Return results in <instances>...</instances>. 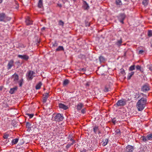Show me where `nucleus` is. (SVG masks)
<instances>
[{"label":"nucleus","mask_w":152,"mask_h":152,"mask_svg":"<svg viewBox=\"0 0 152 152\" xmlns=\"http://www.w3.org/2000/svg\"><path fill=\"white\" fill-rule=\"evenodd\" d=\"M91 82H88L86 84V87H88L90 85Z\"/></svg>","instance_id":"42"},{"label":"nucleus","mask_w":152,"mask_h":152,"mask_svg":"<svg viewBox=\"0 0 152 152\" xmlns=\"http://www.w3.org/2000/svg\"><path fill=\"white\" fill-rule=\"evenodd\" d=\"M14 61L13 60H11L9 62L7 66V69L8 70L10 69L14 65Z\"/></svg>","instance_id":"12"},{"label":"nucleus","mask_w":152,"mask_h":152,"mask_svg":"<svg viewBox=\"0 0 152 152\" xmlns=\"http://www.w3.org/2000/svg\"><path fill=\"white\" fill-rule=\"evenodd\" d=\"M136 69L139 70L141 72H143V69L142 68L141 66L139 65H137L136 66Z\"/></svg>","instance_id":"22"},{"label":"nucleus","mask_w":152,"mask_h":152,"mask_svg":"<svg viewBox=\"0 0 152 152\" xmlns=\"http://www.w3.org/2000/svg\"><path fill=\"white\" fill-rule=\"evenodd\" d=\"M142 140L144 142H146L147 141V140H148L147 137H145V136H142Z\"/></svg>","instance_id":"40"},{"label":"nucleus","mask_w":152,"mask_h":152,"mask_svg":"<svg viewBox=\"0 0 152 152\" xmlns=\"http://www.w3.org/2000/svg\"><path fill=\"white\" fill-rule=\"evenodd\" d=\"M85 24L86 26H89L90 24L86 21H85Z\"/></svg>","instance_id":"45"},{"label":"nucleus","mask_w":152,"mask_h":152,"mask_svg":"<svg viewBox=\"0 0 152 152\" xmlns=\"http://www.w3.org/2000/svg\"><path fill=\"white\" fill-rule=\"evenodd\" d=\"M64 23L61 20H59L58 22V24L60 26H64Z\"/></svg>","instance_id":"34"},{"label":"nucleus","mask_w":152,"mask_h":152,"mask_svg":"<svg viewBox=\"0 0 152 152\" xmlns=\"http://www.w3.org/2000/svg\"><path fill=\"white\" fill-rule=\"evenodd\" d=\"M87 150L86 149H83L82 151L80 152H86Z\"/></svg>","instance_id":"53"},{"label":"nucleus","mask_w":152,"mask_h":152,"mask_svg":"<svg viewBox=\"0 0 152 152\" xmlns=\"http://www.w3.org/2000/svg\"><path fill=\"white\" fill-rule=\"evenodd\" d=\"M148 140H152V134H150L147 136Z\"/></svg>","instance_id":"31"},{"label":"nucleus","mask_w":152,"mask_h":152,"mask_svg":"<svg viewBox=\"0 0 152 152\" xmlns=\"http://www.w3.org/2000/svg\"><path fill=\"white\" fill-rule=\"evenodd\" d=\"M12 78L13 79V81L15 83H16L19 79V76L18 75L15 73L12 75Z\"/></svg>","instance_id":"11"},{"label":"nucleus","mask_w":152,"mask_h":152,"mask_svg":"<svg viewBox=\"0 0 152 152\" xmlns=\"http://www.w3.org/2000/svg\"><path fill=\"white\" fill-rule=\"evenodd\" d=\"M122 42V39H121L120 40L118 41L116 43V44L118 46H121Z\"/></svg>","instance_id":"30"},{"label":"nucleus","mask_w":152,"mask_h":152,"mask_svg":"<svg viewBox=\"0 0 152 152\" xmlns=\"http://www.w3.org/2000/svg\"><path fill=\"white\" fill-rule=\"evenodd\" d=\"M103 142L102 145L104 146H105L108 142V139H106L104 141H103Z\"/></svg>","instance_id":"28"},{"label":"nucleus","mask_w":152,"mask_h":152,"mask_svg":"<svg viewBox=\"0 0 152 152\" xmlns=\"http://www.w3.org/2000/svg\"><path fill=\"white\" fill-rule=\"evenodd\" d=\"M2 0H0V3H1L2 2Z\"/></svg>","instance_id":"59"},{"label":"nucleus","mask_w":152,"mask_h":152,"mask_svg":"<svg viewBox=\"0 0 152 152\" xmlns=\"http://www.w3.org/2000/svg\"><path fill=\"white\" fill-rule=\"evenodd\" d=\"M18 141V139L16 138L12 140V145L16 144Z\"/></svg>","instance_id":"20"},{"label":"nucleus","mask_w":152,"mask_h":152,"mask_svg":"<svg viewBox=\"0 0 152 152\" xmlns=\"http://www.w3.org/2000/svg\"><path fill=\"white\" fill-rule=\"evenodd\" d=\"M149 69L151 70V71H152V65H151L149 67Z\"/></svg>","instance_id":"51"},{"label":"nucleus","mask_w":152,"mask_h":152,"mask_svg":"<svg viewBox=\"0 0 152 152\" xmlns=\"http://www.w3.org/2000/svg\"><path fill=\"white\" fill-rule=\"evenodd\" d=\"M146 103V99L143 97L142 98L138 101L136 105L138 110L139 111L142 110L144 109Z\"/></svg>","instance_id":"1"},{"label":"nucleus","mask_w":152,"mask_h":152,"mask_svg":"<svg viewBox=\"0 0 152 152\" xmlns=\"http://www.w3.org/2000/svg\"><path fill=\"white\" fill-rule=\"evenodd\" d=\"M95 134L97 133L99 130V127L97 126H95L93 128Z\"/></svg>","instance_id":"29"},{"label":"nucleus","mask_w":152,"mask_h":152,"mask_svg":"<svg viewBox=\"0 0 152 152\" xmlns=\"http://www.w3.org/2000/svg\"><path fill=\"white\" fill-rule=\"evenodd\" d=\"M151 47L152 48V44L151 45Z\"/></svg>","instance_id":"63"},{"label":"nucleus","mask_w":152,"mask_h":152,"mask_svg":"<svg viewBox=\"0 0 152 152\" xmlns=\"http://www.w3.org/2000/svg\"><path fill=\"white\" fill-rule=\"evenodd\" d=\"M77 0H73V1L74 2H75Z\"/></svg>","instance_id":"61"},{"label":"nucleus","mask_w":152,"mask_h":152,"mask_svg":"<svg viewBox=\"0 0 152 152\" xmlns=\"http://www.w3.org/2000/svg\"><path fill=\"white\" fill-rule=\"evenodd\" d=\"M86 109L85 108H84L81 110V113H82L84 114L86 113Z\"/></svg>","instance_id":"43"},{"label":"nucleus","mask_w":152,"mask_h":152,"mask_svg":"<svg viewBox=\"0 0 152 152\" xmlns=\"http://www.w3.org/2000/svg\"><path fill=\"white\" fill-rule=\"evenodd\" d=\"M42 6V0H39L38 4V7L39 8H41Z\"/></svg>","instance_id":"25"},{"label":"nucleus","mask_w":152,"mask_h":152,"mask_svg":"<svg viewBox=\"0 0 152 152\" xmlns=\"http://www.w3.org/2000/svg\"><path fill=\"white\" fill-rule=\"evenodd\" d=\"M69 82V81L67 79H66L64 80L63 82V85L64 86H65L68 85Z\"/></svg>","instance_id":"26"},{"label":"nucleus","mask_w":152,"mask_h":152,"mask_svg":"<svg viewBox=\"0 0 152 152\" xmlns=\"http://www.w3.org/2000/svg\"><path fill=\"white\" fill-rule=\"evenodd\" d=\"M64 117L62 114L58 113L56 114L53 115L52 117V119L56 122H60L62 121L64 119Z\"/></svg>","instance_id":"2"},{"label":"nucleus","mask_w":152,"mask_h":152,"mask_svg":"<svg viewBox=\"0 0 152 152\" xmlns=\"http://www.w3.org/2000/svg\"><path fill=\"white\" fill-rule=\"evenodd\" d=\"M64 48L63 46H59L58 48H57L56 50V51H59L61 50H64Z\"/></svg>","instance_id":"27"},{"label":"nucleus","mask_w":152,"mask_h":152,"mask_svg":"<svg viewBox=\"0 0 152 152\" xmlns=\"http://www.w3.org/2000/svg\"><path fill=\"white\" fill-rule=\"evenodd\" d=\"M121 72L122 74H124L125 73L124 70L123 69H121Z\"/></svg>","instance_id":"47"},{"label":"nucleus","mask_w":152,"mask_h":152,"mask_svg":"<svg viewBox=\"0 0 152 152\" xmlns=\"http://www.w3.org/2000/svg\"><path fill=\"white\" fill-rule=\"evenodd\" d=\"M141 94L143 96H145V97H146V96L144 94H143V93H142Z\"/></svg>","instance_id":"57"},{"label":"nucleus","mask_w":152,"mask_h":152,"mask_svg":"<svg viewBox=\"0 0 152 152\" xmlns=\"http://www.w3.org/2000/svg\"><path fill=\"white\" fill-rule=\"evenodd\" d=\"M27 25H29L32 24V21L30 19L29 17H27L25 21Z\"/></svg>","instance_id":"14"},{"label":"nucleus","mask_w":152,"mask_h":152,"mask_svg":"<svg viewBox=\"0 0 152 152\" xmlns=\"http://www.w3.org/2000/svg\"><path fill=\"white\" fill-rule=\"evenodd\" d=\"M83 7L84 9L85 10H88L89 7L88 4L85 1H83Z\"/></svg>","instance_id":"13"},{"label":"nucleus","mask_w":152,"mask_h":152,"mask_svg":"<svg viewBox=\"0 0 152 152\" xmlns=\"http://www.w3.org/2000/svg\"><path fill=\"white\" fill-rule=\"evenodd\" d=\"M7 141V140L6 141H5V142H6V143H7V142H8L9 140H8Z\"/></svg>","instance_id":"60"},{"label":"nucleus","mask_w":152,"mask_h":152,"mask_svg":"<svg viewBox=\"0 0 152 152\" xmlns=\"http://www.w3.org/2000/svg\"><path fill=\"white\" fill-rule=\"evenodd\" d=\"M134 72H132L129 73L127 77V79L128 80H130L132 77L134 75Z\"/></svg>","instance_id":"19"},{"label":"nucleus","mask_w":152,"mask_h":152,"mask_svg":"<svg viewBox=\"0 0 152 152\" xmlns=\"http://www.w3.org/2000/svg\"><path fill=\"white\" fill-rule=\"evenodd\" d=\"M112 121L114 124H115L116 121L115 120V118H113L112 119Z\"/></svg>","instance_id":"49"},{"label":"nucleus","mask_w":152,"mask_h":152,"mask_svg":"<svg viewBox=\"0 0 152 152\" xmlns=\"http://www.w3.org/2000/svg\"><path fill=\"white\" fill-rule=\"evenodd\" d=\"M16 4L17 5V6L16 7V8L17 9L19 7V5H18V4L17 3V2H16Z\"/></svg>","instance_id":"52"},{"label":"nucleus","mask_w":152,"mask_h":152,"mask_svg":"<svg viewBox=\"0 0 152 152\" xmlns=\"http://www.w3.org/2000/svg\"><path fill=\"white\" fill-rule=\"evenodd\" d=\"M97 132H98V133L99 134V133H101V132H100V131H99H99H98Z\"/></svg>","instance_id":"58"},{"label":"nucleus","mask_w":152,"mask_h":152,"mask_svg":"<svg viewBox=\"0 0 152 152\" xmlns=\"http://www.w3.org/2000/svg\"><path fill=\"white\" fill-rule=\"evenodd\" d=\"M58 152H62L61 151H59Z\"/></svg>","instance_id":"62"},{"label":"nucleus","mask_w":152,"mask_h":152,"mask_svg":"<svg viewBox=\"0 0 152 152\" xmlns=\"http://www.w3.org/2000/svg\"><path fill=\"white\" fill-rule=\"evenodd\" d=\"M99 60L101 62H103L104 61V58L102 56H100L99 57Z\"/></svg>","instance_id":"37"},{"label":"nucleus","mask_w":152,"mask_h":152,"mask_svg":"<svg viewBox=\"0 0 152 152\" xmlns=\"http://www.w3.org/2000/svg\"><path fill=\"white\" fill-rule=\"evenodd\" d=\"M26 115L29 116L30 118H32L34 115V114H30L28 113H26Z\"/></svg>","instance_id":"38"},{"label":"nucleus","mask_w":152,"mask_h":152,"mask_svg":"<svg viewBox=\"0 0 152 152\" xmlns=\"http://www.w3.org/2000/svg\"><path fill=\"white\" fill-rule=\"evenodd\" d=\"M135 69V66L134 65L131 66L129 68V70L132 71L134 70Z\"/></svg>","instance_id":"32"},{"label":"nucleus","mask_w":152,"mask_h":152,"mask_svg":"<svg viewBox=\"0 0 152 152\" xmlns=\"http://www.w3.org/2000/svg\"><path fill=\"white\" fill-rule=\"evenodd\" d=\"M11 18L6 16L4 13H0V21L6 22L10 20Z\"/></svg>","instance_id":"3"},{"label":"nucleus","mask_w":152,"mask_h":152,"mask_svg":"<svg viewBox=\"0 0 152 152\" xmlns=\"http://www.w3.org/2000/svg\"><path fill=\"white\" fill-rule=\"evenodd\" d=\"M59 107L60 108L63 109L64 110H66L68 108L67 106L62 103L59 104Z\"/></svg>","instance_id":"15"},{"label":"nucleus","mask_w":152,"mask_h":152,"mask_svg":"<svg viewBox=\"0 0 152 152\" xmlns=\"http://www.w3.org/2000/svg\"><path fill=\"white\" fill-rule=\"evenodd\" d=\"M134 150L133 147L130 145H128L124 148V152H133Z\"/></svg>","instance_id":"5"},{"label":"nucleus","mask_w":152,"mask_h":152,"mask_svg":"<svg viewBox=\"0 0 152 152\" xmlns=\"http://www.w3.org/2000/svg\"><path fill=\"white\" fill-rule=\"evenodd\" d=\"M35 74V73L34 72L32 71H29L28 72L27 75L28 80H31L34 77H35V76L34 75Z\"/></svg>","instance_id":"4"},{"label":"nucleus","mask_w":152,"mask_h":152,"mask_svg":"<svg viewBox=\"0 0 152 152\" xmlns=\"http://www.w3.org/2000/svg\"><path fill=\"white\" fill-rule=\"evenodd\" d=\"M142 4L145 6H147L149 2V0H142Z\"/></svg>","instance_id":"18"},{"label":"nucleus","mask_w":152,"mask_h":152,"mask_svg":"<svg viewBox=\"0 0 152 152\" xmlns=\"http://www.w3.org/2000/svg\"><path fill=\"white\" fill-rule=\"evenodd\" d=\"M72 136H71L70 135H69L68 137V138L69 139H71V138H72V137H72Z\"/></svg>","instance_id":"56"},{"label":"nucleus","mask_w":152,"mask_h":152,"mask_svg":"<svg viewBox=\"0 0 152 152\" xmlns=\"http://www.w3.org/2000/svg\"><path fill=\"white\" fill-rule=\"evenodd\" d=\"M0 90H1V88H0Z\"/></svg>","instance_id":"64"},{"label":"nucleus","mask_w":152,"mask_h":152,"mask_svg":"<svg viewBox=\"0 0 152 152\" xmlns=\"http://www.w3.org/2000/svg\"><path fill=\"white\" fill-rule=\"evenodd\" d=\"M18 57L26 61H27L29 58V56L26 55H18Z\"/></svg>","instance_id":"9"},{"label":"nucleus","mask_w":152,"mask_h":152,"mask_svg":"<svg viewBox=\"0 0 152 152\" xmlns=\"http://www.w3.org/2000/svg\"><path fill=\"white\" fill-rule=\"evenodd\" d=\"M58 6L60 7H62V5L61 4H58Z\"/></svg>","instance_id":"55"},{"label":"nucleus","mask_w":152,"mask_h":152,"mask_svg":"<svg viewBox=\"0 0 152 152\" xmlns=\"http://www.w3.org/2000/svg\"><path fill=\"white\" fill-rule=\"evenodd\" d=\"M53 43V46L54 47H56L58 46V43L55 41L54 43Z\"/></svg>","instance_id":"44"},{"label":"nucleus","mask_w":152,"mask_h":152,"mask_svg":"<svg viewBox=\"0 0 152 152\" xmlns=\"http://www.w3.org/2000/svg\"><path fill=\"white\" fill-rule=\"evenodd\" d=\"M26 126L27 127L29 128L30 127L31 124L27 122L26 123Z\"/></svg>","instance_id":"41"},{"label":"nucleus","mask_w":152,"mask_h":152,"mask_svg":"<svg viewBox=\"0 0 152 152\" xmlns=\"http://www.w3.org/2000/svg\"><path fill=\"white\" fill-rule=\"evenodd\" d=\"M17 89L18 87L17 86H15L12 88H11L9 92L11 94H13L17 90Z\"/></svg>","instance_id":"17"},{"label":"nucleus","mask_w":152,"mask_h":152,"mask_svg":"<svg viewBox=\"0 0 152 152\" xmlns=\"http://www.w3.org/2000/svg\"><path fill=\"white\" fill-rule=\"evenodd\" d=\"M104 91L105 92H108L109 91V88H108L106 87H105Z\"/></svg>","instance_id":"46"},{"label":"nucleus","mask_w":152,"mask_h":152,"mask_svg":"<svg viewBox=\"0 0 152 152\" xmlns=\"http://www.w3.org/2000/svg\"><path fill=\"white\" fill-rule=\"evenodd\" d=\"M75 143V141H73V142H72L71 143H69L66 146V149H68L69 148H70L72 145H73Z\"/></svg>","instance_id":"23"},{"label":"nucleus","mask_w":152,"mask_h":152,"mask_svg":"<svg viewBox=\"0 0 152 152\" xmlns=\"http://www.w3.org/2000/svg\"><path fill=\"white\" fill-rule=\"evenodd\" d=\"M84 106L83 104L82 103H79L77 105V109L78 111L81 110Z\"/></svg>","instance_id":"16"},{"label":"nucleus","mask_w":152,"mask_h":152,"mask_svg":"<svg viewBox=\"0 0 152 152\" xmlns=\"http://www.w3.org/2000/svg\"><path fill=\"white\" fill-rule=\"evenodd\" d=\"M9 134L5 133L4 134L3 137L4 139H7L8 138V137H9Z\"/></svg>","instance_id":"36"},{"label":"nucleus","mask_w":152,"mask_h":152,"mask_svg":"<svg viewBox=\"0 0 152 152\" xmlns=\"http://www.w3.org/2000/svg\"><path fill=\"white\" fill-rule=\"evenodd\" d=\"M23 79L20 80L19 81V85L20 87H21L22 86L23 83Z\"/></svg>","instance_id":"35"},{"label":"nucleus","mask_w":152,"mask_h":152,"mask_svg":"<svg viewBox=\"0 0 152 152\" xmlns=\"http://www.w3.org/2000/svg\"><path fill=\"white\" fill-rule=\"evenodd\" d=\"M43 100L42 102L43 103H45L47 101V100L49 96V93H46L43 95Z\"/></svg>","instance_id":"10"},{"label":"nucleus","mask_w":152,"mask_h":152,"mask_svg":"<svg viewBox=\"0 0 152 152\" xmlns=\"http://www.w3.org/2000/svg\"><path fill=\"white\" fill-rule=\"evenodd\" d=\"M150 89V86L148 84H145L141 88V89L142 91L145 92L149 91Z\"/></svg>","instance_id":"6"},{"label":"nucleus","mask_w":152,"mask_h":152,"mask_svg":"<svg viewBox=\"0 0 152 152\" xmlns=\"http://www.w3.org/2000/svg\"><path fill=\"white\" fill-rule=\"evenodd\" d=\"M79 71L80 72L82 71H83V72H84L86 71V70H85V69L84 68H81V69H79Z\"/></svg>","instance_id":"48"},{"label":"nucleus","mask_w":152,"mask_h":152,"mask_svg":"<svg viewBox=\"0 0 152 152\" xmlns=\"http://www.w3.org/2000/svg\"><path fill=\"white\" fill-rule=\"evenodd\" d=\"M71 141H72V142H73V141H75V140H74L73 139H72V138H71L70 140Z\"/></svg>","instance_id":"54"},{"label":"nucleus","mask_w":152,"mask_h":152,"mask_svg":"<svg viewBox=\"0 0 152 152\" xmlns=\"http://www.w3.org/2000/svg\"><path fill=\"white\" fill-rule=\"evenodd\" d=\"M126 17V15L124 13H121L119 14V15L118 17V19L119 21L123 24L124 20L125 19Z\"/></svg>","instance_id":"7"},{"label":"nucleus","mask_w":152,"mask_h":152,"mask_svg":"<svg viewBox=\"0 0 152 152\" xmlns=\"http://www.w3.org/2000/svg\"><path fill=\"white\" fill-rule=\"evenodd\" d=\"M42 85V83L41 82H39L37 85L36 86V89H39L41 88V86Z\"/></svg>","instance_id":"24"},{"label":"nucleus","mask_w":152,"mask_h":152,"mask_svg":"<svg viewBox=\"0 0 152 152\" xmlns=\"http://www.w3.org/2000/svg\"><path fill=\"white\" fill-rule=\"evenodd\" d=\"M143 52H144V51L143 50H139V54H141Z\"/></svg>","instance_id":"50"},{"label":"nucleus","mask_w":152,"mask_h":152,"mask_svg":"<svg viewBox=\"0 0 152 152\" xmlns=\"http://www.w3.org/2000/svg\"><path fill=\"white\" fill-rule=\"evenodd\" d=\"M116 3L117 5H121L122 4L121 0H116Z\"/></svg>","instance_id":"33"},{"label":"nucleus","mask_w":152,"mask_h":152,"mask_svg":"<svg viewBox=\"0 0 152 152\" xmlns=\"http://www.w3.org/2000/svg\"><path fill=\"white\" fill-rule=\"evenodd\" d=\"M148 36L149 37L152 36V31L151 30H149L148 32Z\"/></svg>","instance_id":"39"},{"label":"nucleus","mask_w":152,"mask_h":152,"mask_svg":"<svg viewBox=\"0 0 152 152\" xmlns=\"http://www.w3.org/2000/svg\"><path fill=\"white\" fill-rule=\"evenodd\" d=\"M126 104V102L124 99L119 100L116 104L117 106H124Z\"/></svg>","instance_id":"8"},{"label":"nucleus","mask_w":152,"mask_h":152,"mask_svg":"<svg viewBox=\"0 0 152 152\" xmlns=\"http://www.w3.org/2000/svg\"><path fill=\"white\" fill-rule=\"evenodd\" d=\"M115 134L117 136H120L121 135V132L119 129H116L115 131Z\"/></svg>","instance_id":"21"}]
</instances>
